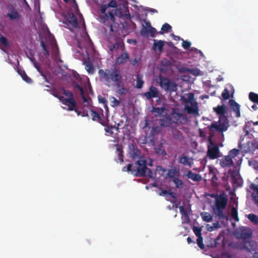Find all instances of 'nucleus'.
Masks as SVG:
<instances>
[{
	"label": "nucleus",
	"mask_w": 258,
	"mask_h": 258,
	"mask_svg": "<svg viewBox=\"0 0 258 258\" xmlns=\"http://www.w3.org/2000/svg\"><path fill=\"white\" fill-rule=\"evenodd\" d=\"M98 74L100 80L104 81L108 87L112 83H114L116 87H120L122 85V76L119 70L116 67L106 70L99 69Z\"/></svg>",
	"instance_id": "1"
},
{
	"label": "nucleus",
	"mask_w": 258,
	"mask_h": 258,
	"mask_svg": "<svg viewBox=\"0 0 258 258\" xmlns=\"http://www.w3.org/2000/svg\"><path fill=\"white\" fill-rule=\"evenodd\" d=\"M215 197V204L212 209L213 214L216 217L221 220H227L228 217L226 214L225 209L227 206L228 199L223 196L216 195Z\"/></svg>",
	"instance_id": "2"
},
{
	"label": "nucleus",
	"mask_w": 258,
	"mask_h": 258,
	"mask_svg": "<svg viewBox=\"0 0 258 258\" xmlns=\"http://www.w3.org/2000/svg\"><path fill=\"white\" fill-rule=\"evenodd\" d=\"M147 161L144 158H140L135 163V167H133L131 164H128L127 167H124L122 168L123 171L130 172L132 174L136 177L144 176L146 174V169H147Z\"/></svg>",
	"instance_id": "3"
},
{
	"label": "nucleus",
	"mask_w": 258,
	"mask_h": 258,
	"mask_svg": "<svg viewBox=\"0 0 258 258\" xmlns=\"http://www.w3.org/2000/svg\"><path fill=\"white\" fill-rule=\"evenodd\" d=\"M185 118L183 114L178 112V109L172 108L169 114L163 116L160 119V124L164 127H169L174 123H181L180 120Z\"/></svg>",
	"instance_id": "4"
},
{
	"label": "nucleus",
	"mask_w": 258,
	"mask_h": 258,
	"mask_svg": "<svg viewBox=\"0 0 258 258\" xmlns=\"http://www.w3.org/2000/svg\"><path fill=\"white\" fill-rule=\"evenodd\" d=\"M229 126V121L226 116L219 117L218 121H214L211 125L208 126V128L211 132H220L223 133L226 131Z\"/></svg>",
	"instance_id": "5"
},
{
	"label": "nucleus",
	"mask_w": 258,
	"mask_h": 258,
	"mask_svg": "<svg viewBox=\"0 0 258 258\" xmlns=\"http://www.w3.org/2000/svg\"><path fill=\"white\" fill-rule=\"evenodd\" d=\"M101 14L102 15L100 17L101 23L105 26L108 27L110 31H115V30H114L113 28L115 27L116 25H118V24L115 22V11L112 10L107 13L105 12L104 13H101Z\"/></svg>",
	"instance_id": "6"
},
{
	"label": "nucleus",
	"mask_w": 258,
	"mask_h": 258,
	"mask_svg": "<svg viewBox=\"0 0 258 258\" xmlns=\"http://www.w3.org/2000/svg\"><path fill=\"white\" fill-rule=\"evenodd\" d=\"M213 135H210L208 139L207 156L210 159H215L219 157V148L217 144L213 142Z\"/></svg>",
	"instance_id": "7"
},
{
	"label": "nucleus",
	"mask_w": 258,
	"mask_h": 258,
	"mask_svg": "<svg viewBox=\"0 0 258 258\" xmlns=\"http://www.w3.org/2000/svg\"><path fill=\"white\" fill-rule=\"evenodd\" d=\"M187 102L190 103L191 106L186 105L185 106V110L187 111L189 114H194L197 116L199 115V109L197 102L194 99V94L189 93L188 98L186 100Z\"/></svg>",
	"instance_id": "8"
},
{
	"label": "nucleus",
	"mask_w": 258,
	"mask_h": 258,
	"mask_svg": "<svg viewBox=\"0 0 258 258\" xmlns=\"http://www.w3.org/2000/svg\"><path fill=\"white\" fill-rule=\"evenodd\" d=\"M160 84L161 87L167 91L174 92L177 90L176 84L166 78L160 79Z\"/></svg>",
	"instance_id": "9"
},
{
	"label": "nucleus",
	"mask_w": 258,
	"mask_h": 258,
	"mask_svg": "<svg viewBox=\"0 0 258 258\" xmlns=\"http://www.w3.org/2000/svg\"><path fill=\"white\" fill-rule=\"evenodd\" d=\"M101 111L102 113L101 115L97 111L91 110L90 111V114L93 120H97L102 125L106 126V120L104 118L103 110H101Z\"/></svg>",
	"instance_id": "10"
},
{
	"label": "nucleus",
	"mask_w": 258,
	"mask_h": 258,
	"mask_svg": "<svg viewBox=\"0 0 258 258\" xmlns=\"http://www.w3.org/2000/svg\"><path fill=\"white\" fill-rule=\"evenodd\" d=\"M143 96L145 97L147 99L150 100L153 98L159 97V92L156 87L151 86L149 88V91L144 93Z\"/></svg>",
	"instance_id": "11"
},
{
	"label": "nucleus",
	"mask_w": 258,
	"mask_h": 258,
	"mask_svg": "<svg viewBox=\"0 0 258 258\" xmlns=\"http://www.w3.org/2000/svg\"><path fill=\"white\" fill-rule=\"evenodd\" d=\"M237 248L240 250H246L249 252L254 249V245L251 241H243L237 245Z\"/></svg>",
	"instance_id": "12"
},
{
	"label": "nucleus",
	"mask_w": 258,
	"mask_h": 258,
	"mask_svg": "<svg viewBox=\"0 0 258 258\" xmlns=\"http://www.w3.org/2000/svg\"><path fill=\"white\" fill-rule=\"evenodd\" d=\"M220 164L221 167L226 168L233 166L234 163L231 158L227 155L220 160Z\"/></svg>",
	"instance_id": "13"
},
{
	"label": "nucleus",
	"mask_w": 258,
	"mask_h": 258,
	"mask_svg": "<svg viewBox=\"0 0 258 258\" xmlns=\"http://www.w3.org/2000/svg\"><path fill=\"white\" fill-rule=\"evenodd\" d=\"M178 162L184 165H187L191 167L194 164V159L187 156H179Z\"/></svg>",
	"instance_id": "14"
},
{
	"label": "nucleus",
	"mask_w": 258,
	"mask_h": 258,
	"mask_svg": "<svg viewBox=\"0 0 258 258\" xmlns=\"http://www.w3.org/2000/svg\"><path fill=\"white\" fill-rule=\"evenodd\" d=\"M229 103L231 109L235 113L236 116L239 117L240 116L239 105L235 100L232 99L230 100Z\"/></svg>",
	"instance_id": "15"
},
{
	"label": "nucleus",
	"mask_w": 258,
	"mask_h": 258,
	"mask_svg": "<svg viewBox=\"0 0 258 258\" xmlns=\"http://www.w3.org/2000/svg\"><path fill=\"white\" fill-rule=\"evenodd\" d=\"M130 59L129 54L127 51H124L116 59V62L117 64H121L125 63Z\"/></svg>",
	"instance_id": "16"
},
{
	"label": "nucleus",
	"mask_w": 258,
	"mask_h": 258,
	"mask_svg": "<svg viewBox=\"0 0 258 258\" xmlns=\"http://www.w3.org/2000/svg\"><path fill=\"white\" fill-rule=\"evenodd\" d=\"M119 47L122 48V50L123 51L125 49L124 44L122 40L117 39L115 40V43L111 44L109 46V50L111 51H113L115 50L118 49Z\"/></svg>",
	"instance_id": "17"
},
{
	"label": "nucleus",
	"mask_w": 258,
	"mask_h": 258,
	"mask_svg": "<svg viewBox=\"0 0 258 258\" xmlns=\"http://www.w3.org/2000/svg\"><path fill=\"white\" fill-rule=\"evenodd\" d=\"M128 154L131 158L133 159H136L140 157L141 152L136 146L132 145V147H130V150Z\"/></svg>",
	"instance_id": "18"
},
{
	"label": "nucleus",
	"mask_w": 258,
	"mask_h": 258,
	"mask_svg": "<svg viewBox=\"0 0 258 258\" xmlns=\"http://www.w3.org/2000/svg\"><path fill=\"white\" fill-rule=\"evenodd\" d=\"M67 20L73 28L78 27V20L73 13H71L68 14V15L67 16Z\"/></svg>",
	"instance_id": "19"
},
{
	"label": "nucleus",
	"mask_w": 258,
	"mask_h": 258,
	"mask_svg": "<svg viewBox=\"0 0 258 258\" xmlns=\"http://www.w3.org/2000/svg\"><path fill=\"white\" fill-rule=\"evenodd\" d=\"M153 41V49L154 50L157 49L160 52H162L166 42L164 40H157L156 39H154Z\"/></svg>",
	"instance_id": "20"
},
{
	"label": "nucleus",
	"mask_w": 258,
	"mask_h": 258,
	"mask_svg": "<svg viewBox=\"0 0 258 258\" xmlns=\"http://www.w3.org/2000/svg\"><path fill=\"white\" fill-rule=\"evenodd\" d=\"M252 232L250 229H247L246 228H243L240 231V238L244 241L247 239L250 238L252 236Z\"/></svg>",
	"instance_id": "21"
},
{
	"label": "nucleus",
	"mask_w": 258,
	"mask_h": 258,
	"mask_svg": "<svg viewBox=\"0 0 258 258\" xmlns=\"http://www.w3.org/2000/svg\"><path fill=\"white\" fill-rule=\"evenodd\" d=\"M63 104L68 106L69 110L72 111L76 106L77 103L74 98H70L64 99Z\"/></svg>",
	"instance_id": "22"
},
{
	"label": "nucleus",
	"mask_w": 258,
	"mask_h": 258,
	"mask_svg": "<svg viewBox=\"0 0 258 258\" xmlns=\"http://www.w3.org/2000/svg\"><path fill=\"white\" fill-rule=\"evenodd\" d=\"M117 7V5L115 0H111L108 4L107 5H102L100 7V12L101 13H104L108 8H116Z\"/></svg>",
	"instance_id": "23"
},
{
	"label": "nucleus",
	"mask_w": 258,
	"mask_h": 258,
	"mask_svg": "<svg viewBox=\"0 0 258 258\" xmlns=\"http://www.w3.org/2000/svg\"><path fill=\"white\" fill-rule=\"evenodd\" d=\"M213 110L218 115H220V116H225V114L227 113L224 105H218L217 107H214Z\"/></svg>",
	"instance_id": "24"
},
{
	"label": "nucleus",
	"mask_w": 258,
	"mask_h": 258,
	"mask_svg": "<svg viewBox=\"0 0 258 258\" xmlns=\"http://www.w3.org/2000/svg\"><path fill=\"white\" fill-rule=\"evenodd\" d=\"M7 17L12 20H19L21 18V15L13 7L11 9V12L8 13Z\"/></svg>",
	"instance_id": "25"
},
{
	"label": "nucleus",
	"mask_w": 258,
	"mask_h": 258,
	"mask_svg": "<svg viewBox=\"0 0 258 258\" xmlns=\"http://www.w3.org/2000/svg\"><path fill=\"white\" fill-rule=\"evenodd\" d=\"M188 178L194 181H200L202 180V176L198 173L192 172L189 171L186 175Z\"/></svg>",
	"instance_id": "26"
},
{
	"label": "nucleus",
	"mask_w": 258,
	"mask_h": 258,
	"mask_svg": "<svg viewBox=\"0 0 258 258\" xmlns=\"http://www.w3.org/2000/svg\"><path fill=\"white\" fill-rule=\"evenodd\" d=\"M250 188L255 191L251 194V197L253 201L255 204L258 203V185L254 184H251L250 186Z\"/></svg>",
	"instance_id": "27"
},
{
	"label": "nucleus",
	"mask_w": 258,
	"mask_h": 258,
	"mask_svg": "<svg viewBox=\"0 0 258 258\" xmlns=\"http://www.w3.org/2000/svg\"><path fill=\"white\" fill-rule=\"evenodd\" d=\"M73 86L74 89H75V90L76 91H78L79 92V93H80V95H81L82 98L83 100V101L86 102L87 100L84 95V90H83V88H82V87L76 83H74L73 84Z\"/></svg>",
	"instance_id": "28"
},
{
	"label": "nucleus",
	"mask_w": 258,
	"mask_h": 258,
	"mask_svg": "<svg viewBox=\"0 0 258 258\" xmlns=\"http://www.w3.org/2000/svg\"><path fill=\"white\" fill-rule=\"evenodd\" d=\"M180 175L179 170L175 168L169 169L168 171L167 176L169 178H174L178 177Z\"/></svg>",
	"instance_id": "29"
},
{
	"label": "nucleus",
	"mask_w": 258,
	"mask_h": 258,
	"mask_svg": "<svg viewBox=\"0 0 258 258\" xmlns=\"http://www.w3.org/2000/svg\"><path fill=\"white\" fill-rule=\"evenodd\" d=\"M105 128H104L105 131L108 134V135L113 136L114 134L113 130H115L116 132L118 131V125L116 127L115 125H108L106 121V126H104Z\"/></svg>",
	"instance_id": "30"
},
{
	"label": "nucleus",
	"mask_w": 258,
	"mask_h": 258,
	"mask_svg": "<svg viewBox=\"0 0 258 258\" xmlns=\"http://www.w3.org/2000/svg\"><path fill=\"white\" fill-rule=\"evenodd\" d=\"M17 72L21 76L23 80L27 83H30L32 82V80L27 75L24 70L18 68Z\"/></svg>",
	"instance_id": "31"
},
{
	"label": "nucleus",
	"mask_w": 258,
	"mask_h": 258,
	"mask_svg": "<svg viewBox=\"0 0 258 258\" xmlns=\"http://www.w3.org/2000/svg\"><path fill=\"white\" fill-rule=\"evenodd\" d=\"M116 154H117L118 156V159L120 161V163L123 162V151L122 149V147L121 146H118L116 148Z\"/></svg>",
	"instance_id": "32"
},
{
	"label": "nucleus",
	"mask_w": 258,
	"mask_h": 258,
	"mask_svg": "<svg viewBox=\"0 0 258 258\" xmlns=\"http://www.w3.org/2000/svg\"><path fill=\"white\" fill-rule=\"evenodd\" d=\"M172 135L174 138L176 139L182 140L183 139L182 133L176 129L172 130Z\"/></svg>",
	"instance_id": "33"
},
{
	"label": "nucleus",
	"mask_w": 258,
	"mask_h": 258,
	"mask_svg": "<svg viewBox=\"0 0 258 258\" xmlns=\"http://www.w3.org/2000/svg\"><path fill=\"white\" fill-rule=\"evenodd\" d=\"M144 82L143 80V76L138 74L137 76V82H136V87L138 89L142 88Z\"/></svg>",
	"instance_id": "34"
},
{
	"label": "nucleus",
	"mask_w": 258,
	"mask_h": 258,
	"mask_svg": "<svg viewBox=\"0 0 258 258\" xmlns=\"http://www.w3.org/2000/svg\"><path fill=\"white\" fill-rule=\"evenodd\" d=\"M203 221L207 222H210L212 221L213 217L208 212H204L201 214Z\"/></svg>",
	"instance_id": "35"
},
{
	"label": "nucleus",
	"mask_w": 258,
	"mask_h": 258,
	"mask_svg": "<svg viewBox=\"0 0 258 258\" xmlns=\"http://www.w3.org/2000/svg\"><path fill=\"white\" fill-rule=\"evenodd\" d=\"M248 97L251 101L258 104V94L251 92L249 93Z\"/></svg>",
	"instance_id": "36"
},
{
	"label": "nucleus",
	"mask_w": 258,
	"mask_h": 258,
	"mask_svg": "<svg viewBox=\"0 0 258 258\" xmlns=\"http://www.w3.org/2000/svg\"><path fill=\"white\" fill-rule=\"evenodd\" d=\"M85 69L86 71L90 74H93L95 72V69L93 65L91 62L85 63Z\"/></svg>",
	"instance_id": "37"
},
{
	"label": "nucleus",
	"mask_w": 258,
	"mask_h": 258,
	"mask_svg": "<svg viewBox=\"0 0 258 258\" xmlns=\"http://www.w3.org/2000/svg\"><path fill=\"white\" fill-rule=\"evenodd\" d=\"M247 218L254 224H258V216L254 214H249L247 216Z\"/></svg>",
	"instance_id": "38"
},
{
	"label": "nucleus",
	"mask_w": 258,
	"mask_h": 258,
	"mask_svg": "<svg viewBox=\"0 0 258 258\" xmlns=\"http://www.w3.org/2000/svg\"><path fill=\"white\" fill-rule=\"evenodd\" d=\"M240 150L237 149H233L229 152L228 156H230L232 159H234L239 154Z\"/></svg>",
	"instance_id": "39"
},
{
	"label": "nucleus",
	"mask_w": 258,
	"mask_h": 258,
	"mask_svg": "<svg viewBox=\"0 0 258 258\" xmlns=\"http://www.w3.org/2000/svg\"><path fill=\"white\" fill-rule=\"evenodd\" d=\"M172 181L175 185V187L176 188H180L182 187L183 181L178 177L173 178Z\"/></svg>",
	"instance_id": "40"
},
{
	"label": "nucleus",
	"mask_w": 258,
	"mask_h": 258,
	"mask_svg": "<svg viewBox=\"0 0 258 258\" xmlns=\"http://www.w3.org/2000/svg\"><path fill=\"white\" fill-rule=\"evenodd\" d=\"M118 88L117 93L120 95H125L128 92V89L123 87V83L120 87H117Z\"/></svg>",
	"instance_id": "41"
},
{
	"label": "nucleus",
	"mask_w": 258,
	"mask_h": 258,
	"mask_svg": "<svg viewBox=\"0 0 258 258\" xmlns=\"http://www.w3.org/2000/svg\"><path fill=\"white\" fill-rule=\"evenodd\" d=\"M156 152L157 154L159 155H161L162 156H165L166 155V152L163 147L160 145L156 148L155 149Z\"/></svg>",
	"instance_id": "42"
},
{
	"label": "nucleus",
	"mask_w": 258,
	"mask_h": 258,
	"mask_svg": "<svg viewBox=\"0 0 258 258\" xmlns=\"http://www.w3.org/2000/svg\"><path fill=\"white\" fill-rule=\"evenodd\" d=\"M110 105L112 107H116L118 106L120 104V101L116 99L114 97H111L110 98Z\"/></svg>",
	"instance_id": "43"
},
{
	"label": "nucleus",
	"mask_w": 258,
	"mask_h": 258,
	"mask_svg": "<svg viewBox=\"0 0 258 258\" xmlns=\"http://www.w3.org/2000/svg\"><path fill=\"white\" fill-rule=\"evenodd\" d=\"M231 216L233 219H234L236 221H239V218L238 216V212L237 209L235 208H232L231 209Z\"/></svg>",
	"instance_id": "44"
},
{
	"label": "nucleus",
	"mask_w": 258,
	"mask_h": 258,
	"mask_svg": "<svg viewBox=\"0 0 258 258\" xmlns=\"http://www.w3.org/2000/svg\"><path fill=\"white\" fill-rule=\"evenodd\" d=\"M0 42L5 47H9V44L8 39L3 35H1L0 37Z\"/></svg>",
	"instance_id": "45"
},
{
	"label": "nucleus",
	"mask_w": 258,
	"mask_h": 258,
	"mask_svg": "<svg viewBox=\"0 0 258 258\" xmlns=\"http://www.w3.org/2000/svg\"><path fill=\"white\" fill-rule=\"evenodd\" d=\"M171 29V26L169 24L166 23L162 25L161 30L165 32H168Z\"/></svg>",
	"instance_id": "46"
},
{
	"label": "nucleus",
	"mask_w": 258,
	"mask_h": 258,
	"mask_svg": "<svg viewBox=\"0 0 258 258\" xmlns=\"http://www.w3.org/2000/svg\"><path fill=\"white\" fill-rule=\"evenodd\" d=\"M193 231L195 235L198 237L202 236V229L200 227H198L197 226H194L193 227Z\"/></svg>",
	"instance_id": "47"
},
{
	"label": "nucleus",
	"mask_w": 258,
	"mask_h": 258,
	"mask_svg": "<svg viewBox=\"0 0 258 258\" xmlns=\"http://www.w3.org/2000/svg\"><path fill=\"white\" fill-rule=\"evenodd\" d=\"M164 110V108L163 107H153L152 109V112L157 113L159 115H161Z\"/></svg>",
	"instance_id": "48"
},
{
	"label": "nucleus",
	"mask_w": 258,
	"mask_h": 258,
	"mask_svg": "<svg viewBox=\"0 0 258 258\" xmlns=\"http://www.w3.org/2000/svg\"><path fill=\"white\" fill-rule=\"evenodd\" d=\"M222 96L223 98L225 100H227L229 98V97H230L229 91L228 90V89L225 88L223 90V91L222 93Z\"/></svg>",
	"instance_id": "49"
},
{
	"label": "nucleus",
	"mask_w": 258,
	"mask_h": 258,
	"mask_svg": "<svg viewBox=\"0 0 258 258\" xmlns=\"http://www.w3.org/2000/svg\"><path fill=\"white\" fill-rule=\"evenodd\" d=\"M182 41V46L185 49H188L191 45V43L187 40H184L182 38L181 39Z\"/></svg>",
	"instance_id": "50"
},
{
	"label": "nucleus",
	"mask_w": 258,
	"mask_h": 258,
	"mask_svg": "<svg viewBox=\"0 0 258 258\" xmlns=\"http://www.w3.org/2000/svg\"><path fill=\"white\" fill-rule=\"evenodd\" d=\"M146 31L150 33V35L152 37H155L156 34V29L154 27H151L148 30H146Z\"/></svg>",
	"instance_id": "51"
},
{
	"label": "nucleus",
	"mask_w": 258,
	"mask_h": 258,
	"mask_svg": "<svg viewBox=\"0 0 258 258\" xmlns=\"http://www.w3.org/2000/svg\"><path fill=\"white\" fill-rule=\"evenodd\" d=\"M197 241L198 246L202 249H204V244H203V239L202 236L198 237Z\"/></svg>",
	"instance_id": "52"
},
{
	"label": "nucleus",
	"mask_w": 258,
	"mask_h": 258,
	"mask_svg": "<svg viewBox=\"0 0 258 258\" xmlns=\"http://www.w3.org/2000/svg\"><path fill=\"white\" fill-rule=\"evenodd\" d=\"M40 44H41V46L42 47L43 50L45 52V55L46 56H48L49 55V52L47 48V47H46V45L45 42L43 41H41L40 42Z\"/></svg>",
	"instance_id": "53"
},
{
	"label": "nucleus",
	"mask_w": 258,
	"mask_h": 258,
	"mask_svg": "<svg viewBox=\"0 0 258 258\" xmlns=\"http://www.w3.org/2000/svg\"><path fill=\"white\" fill-rule=\"evenodd\" d=\"M147 175L152 178H155V173L151 169L147 168L146 169Z\"/></svg>",
	"instance_id": "54"
},
{
	"label": "nucleus",
	"mask_w": 258,
	"mask_h": 258,
	"mask_svg": "<svg viewBox=\"0 0 258 258\" xmlns=\"http://www.w3.org/2000/svg\"><path fill=\"white\" fill-rule=\"evenodd\" d=\"M179 211H180V213L182 215H183L185 217L187 218H189L188 217V215L187 214V211L185 210L184 207L183 206H180L179 208Z\"/></svg>",
	"instance_id": "55"
},
{
	"label": "nucleus",
	"mask_w": 258,
	"mask_h": 258,
	"mask_svg": "<svg viewBox=\"0 0 258 258\" xmlns=\"http://www.w3.org/2000/svg\"><path fill=\"white\" fill-rule=\"evenodd\" d=\"M62 91L63 94L68 97L67 98H74L73 94L70 91L64 89H62Z\"/></svg>",
	"instance_id": "56"
},
{
	"label": "nucleus",
	"mask_w": 258,
	"mask_h": 258,
	"mask_svg": "<svg viewBox=\"0 0 258 258\" xmlns=\"http://www.w3.org/2000/svg\"><path fill=\"white\" fill-rule=\"evenodd\" d=\"M166 195H168L170 196H171L172 198H174L173 192H171L170 190H167L163 189V190H162L160 194V196Z\"/></svg>",
	"instance_id": "57"
},
{
	"label": "nucleus",
	"mask_w": 258,
	"mask_h": 258,
	"mask_svg": "<svg viewBox=\"0 0 258 258\" xmlns=\"http://www.w3.org/2000/svg\"><path fill=\"white\" fill-rule=\"evenodd\" d=\"M99 102L102 103L107 108V111H108V109L107 107V101L104 97H98Z\"/></svg>",
	"instance_id": "58"
},
{
	"label": "nucleus",
	"mask_w": 258,
	"mask_h": 258,
	"mask_svg": "<svg viewBox=\"0 0 258 258\" xmlns=\"http://www.w3.org/2000/svg\"><path fill=\"white\" fill-rule=\"evenodd\" d=\"M30 59L33 63L35 67L39 71L38 66L37 65L35 58L34 57H32L30 58Z\"/></svg>",
	"instance_id": "59"
},
{
	"label": "nucleus",
	"mask_w": 258,
	"mask_h": 258,
	"mask_svg": "<svg viewBox=\"0 0 258 258\" xmlns=\"http://www.w3.org/2000/svg\"><path fill=\"white\" fill-rule=\"evenodd\" d=\"M139 62V59L138 58H135L131 61V63L133 66H136Z\"/></svg>",
	"instance_id": "60"
},
{
	"label": "nucleus",
	"mask_w": 258,
	"mask_h": 258,
	"mask_svg": "<svg viewBox=\"0 0 258 258\" xmlns=\"http://www.w3.org/2000/svg\"><path fill=\"white\" fill-rule=\"evenodd\" d=\"M213 228L218 229L220 227V225L218 222H216L213 224Z\"/></svg>",
	"instance_id": "61"
},
{
	"label": "nucleus",
	"mask_w": 258,
	"mask_h": 258,
	"mask_svg": "<svg viewBox=\"0 0 258 258\" xmlns=\"http://www.w3.org/2000/svg\"><path fill=\"white\" fill-rule=\"evenodd\" d=\"M57 98L63 104V102H64V99H66L67 98H64L62 96L59 95L57 97Z\"/></svg>",
	"instance_id": "62"
},
{
	"label": "nucleus",
	"mask_w": 258,
	"mask_h": 258,
	"mask_svg": "<svg viewBox=\"0 0 258 258\" xmlns=\"http://www.w3.org/2000/svg\"><path fill=\"white\" fill-rule=\"evenodd\" d=\"M187 241L188 244L194 243V241L192 240V238L190 237H188L187 238Z\"/></svg>",
	"instance_id": "63"
},
{
	"label": "nucleus",
	"mask_w": 258,
	"mask_h": 258,
	"mask_svg": "<svg viewBox=\"0 0 258 258\" xmlns=\"http://www.w3.org/2000/svg\"><path fill=\"white\" fill-rule=\"evenodd\" d=\"M52 94L54 97L56 98H57L59 96L58 92L56 91H54Z\"/></svg>",
	"instance_id": "64"
}]
</instances>
